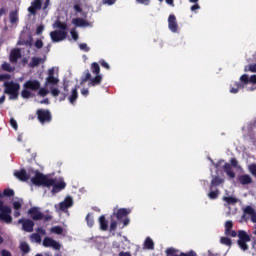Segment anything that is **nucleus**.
Instances as JSON below:
<instances>
[{
	"mask_svg": "<svg viewBox=\"0 0 256 256\" xmlns=\"http://www.w3.org/2000/svg\"><path fill=\"white\" fill-rule=\"evenodd\" d=\"M31 183L36 187H52V193H59V191H63L67 184L63 181L57 182V180L53 178H49V176L39 172V170L34 171V177L31 178Z\"/></svg>",
	"mask_w": 256,
	"mask_h": 256,
	"instance_id": "f257e3e1",
	"label": "nucleus"
},
{
	"mask_svg": "<svg viewBox=\"0 0 256 256\" xmlns=\"http://www.w3.org/2000/svg\"><path fill=\"white\" fill-rule=\"evenodd\" d=\"M225 235L227 237H237L238 235V247H240L242 251L249 250V245H247V243L251 241V236H249V234H247L244 230H239L237 234V231L231 229L228 233H225Z\"/></svg>",
	"mask_w": 256,
	"mask_h": 256,
	"instance_id": "f03ea898",
	"label": "nucleus"
},
{
	"mask_svg": "<svg viewBox=\"0 0 256 256\" xmlns=\"http://www.w3.org/2000/svg\"><path fill=\"white\" fill-rule=\"evenodd\" d=\"M39 89H41V82H39V80H28L23 84L21 97H23V99H30V97H33L31 91H39Z\"/></svg>",
	"mask_w": 256,
	"mask_h": 256,
	"instance_id": "7ed1b4c3",
	"label": "nucleus"
},
{
	"mask_svg": "<svg viewBox=\"0 0 256 256\" xmlns=\"http://www.w3.org/2000/svg\"><path fill=\"white\" fill-rule=\"evenodd\" d=\"M11 213V207L5 205L3 200L0 199V221H2V223H6L7 225L13 223Z\"/></svg>",
	"mask_w": 256,
	"mask_h": 256,
	"instance_id": "20e7f679",
	"label": "nucleus"
},
{
	"mask_svg": "<svg viewBox=\"0 0 256 256\" xmlns=\"http://www.w3.org/2000/svg\"><path fill=\"white\" fill-rule=\"evenodd\" d=\"M28 214L31 216L33 221L44 220V222L47 223L53 220V216L51 214H47V215L43 214V212H41L38 207L30 208L28 210Z\"/></svg>",
	"mask_w": 256,
	"mask_h": 256,
	"instance_id": "39448f33",
	"label": "nucleus"
},
{
	"mask_svg": "<svg viewBox=\"0 0 256 256\" xmlns=\"http://www.w3.org/2000/svg\"><path fill=\"white\" fill-rule=\"evenodd\" d=\"M4 87V93H6V95H10V99H17L19 97V89H21V85H19V83H15L13 81L5 82Z\"/></svg>",
	"mask_w": 256,
	"mask_h": 256,
	"instance_id": "423d86ee",
	"label": "nucleus"
},
{
	"mask_svg": "<svg viewBox=\"0 0 256 256\" xmlns=\"http://www.w3.org/2000/svg\"><path fill=\"white\" fill-rule=\"evenodd\" d=\"M131 213V209H127V208H120L116 211V213H114L117 221L123 223L121 229H123L124 227H127V225H129V223H131V220L129 219V217H127V215H129Z\"/></svg>",
	"mask_w": 256,
	"mask_h": 256,
	"instance_id": "0eeeda50",
	"label": "nucleus"
},
{
	"mask_svg": "<svg viewBox=\"0 0 256 256\" xmlns=\"http://www.w3.org/2000/svg\"><path fill=\"white\" fill-rule=\"evenodd\" d=\"M36 115L41 125H45V123H51V121H53V115L49 109L40 108L36 111Z\"/></svg>",
	"mask_w": 256,
	"mask_h": 256,
	"instance_id": "6e6552de",
	"label": "nucleus"
},
{
	"mask_svg": "<svg viewBox=\"0 0 256 256\" xmlns=\"http://www.w3.org/2000/svg\"><path fill=\"white\" fill-rule=\"evenodd\" d=\"M230 163H225L223 166L224 169V173H226V175L228 177H230V179H235V172L233 171L232 167H235L236 169H239V161H237V158H231L230 159Z\"/></svg>",
	"mask_w": 256,
	"mask_h": 256,
	"instance_id": "1a4fd4ad",
	"label": "nucleus"
},
{
	"mask_svg": "<svg viewBox=\"0 0 256 256\" xmlns=\"http://www.w3.org/2000/svg\"><path fill=\"white\" fill-rule=\"evenodd\" d=\"M50 37L53 43H59L67 39V31L55 30L50 32Z\"/></svg>",
	"mask_w": 256,
	"mask_h": 256,
	"instance_id": "9d476101",
	"label": "nucleus"
},
{
	"mask_svg": "<svg viewBox=\"0 0 256 256\" xmlns=\"http://www.w3.org/2000/svg\"><path fill=\"white\" fill-rule=\"evenodd\" d=\"M18 223L22 225L23 231L26 233H33V227H35V222H33V220L21 218L18 220Z\"/></svg>",
	"mask_w": 256,
	"mask_h": 256,
	"instance_id": "9b49d317",
	"label": "nucleus"
},
{
	"mask_svg": "<svg viewBox=\"0 0 256 256\" xmlns=\"http://www.w3.org/2000/svg\"><path fill=\"white\" fill-rule=\"evenodd\" d=\"M168 29H170L172 33H177V31H179V24L177 23L175 14H170L168 17Z\"/></svg>",
	"mask_w": 256,
	"mask_h": 256,
	"instance_id": "f8f14e48",
	"label": "nucleus"
},
{
	"mask_svg": "<svg viewBox=\"0 0 256 256\" xmlns=\"http://www.w3.org/2000/svg\"><path fill=\"white\" fill-rule=\"evenodd\" d=\"M175 253H177V250H175V248H168L166 250L167 256H197V253H195V251H193V250L189 251L188 253L181 252L179 255H177Z\"/></svg>",
	"mask_w": 256,
	"mask_h": 256,
	"instance_id": "ddd939ff",
	"label": "nucleus"
},
{
	"mask_svg": "<svg viewBox=\"0 0 256 256\" xmlns=\"http://www.w3.org/2000/svg\"><path fill=\"white\" fill-rule=\"evenodd\" d=\"M19 59H21V49L19 48L12 49L9 56L10 63L15 64L19 61Z\"/></svg>",
	"mask_w": 256,
	"mask_h": 256,
	"instance_id": "4468645a",
	"label": "nucleus"
},
{
	"mask_svg": "<svg viewBox=\"0 0 256 256\" xmlns=\"http://www.w3.org/2000/svg\"><path fill=\"white\" fill-rule=\"evenodd\" d=\"M14 176L16 179H19V181H29V179L31 178V176L29 174H27V170L26 169H21L19 171L14 172Z\"/></svg>",
	"mask_w": 256,
	"mask_h": 256,
	"instance_id": "2eb2a0df",
	"label": "nucleus"
},
{
	"mask_svg": "<svg viewBox=\"0 0 256 256\" xmlns=\"http://www.w3.org/2000/svg\"><path fill=\"white\" fill-rule=\"evenodd\" d=\"M42 5L41 0H34L28 8L29 13H31V15H37V11L41 9Z\"/></svg>",
	"mask_w": 256,
	"mask_h": 256,
	"instance_id": "dca6fc26",
	"label": "nucleus"
},
{
	"mask_svg": "<svg viewBox=\"0 0 256 256\" xmlns=\"http://www.w3.org/2000/svg\"><path fill=\"white\" fill-rule=\"evenodd\" d=\"M70 207H73V198L66 197L64 201L59 204L60 211H67Z\"/></svg>",
	"mask_w": 256,
	"mask_h": 256,
	"instance_id": "f3484780",
	"label": "nucleus"
},
{
	"mask_svg": "<svg viewBox=\"0 0 256 256\" xmlns=\"http://www.w3.org/2000/svg\"><path fill=\"white\" fill-rule=\"evenodd\" d=\"M78 89L79 86H75L68 97V101L71 103V105H75L77 99H79V92L77 91Z\"/></svg>",
	"mask_w": 256,
	"mask_h": 256,
	"instance_id": "a211bd4d",
	"label": "nucleus"
},
{
	"mask_svg": "<svg viewBox=\"0 0 256 256\" xmlns=\"http://www.w3.org/2000/svg\"><path fill=\"white\" fill-rule=\"evenodd\" d=\"M47 61V58H39V57H32L31 62L29 63V67L35 69V67H39V65H43Z\"/></svg>",
	"mask_w": 256,
	"mask_h": 256,
	"instance_id": "6ab92c4d",
	"label": "nucleus"
},
{
	"mask_svg": "<svg viewBox=\"0 0 256 256\" xmlns=\"http://www.w3.org/2000/svg\"><path fill=\"white\" fill-rule=\"evenodd\" d=\"M223 183H225V179L220 176H214L210 183V189H217V187H219V185H223Z\"/></svg>",
	"mask_w": 256,
	"mask_h": 256,
	"instance_id": "aec40b11",
	"label": "nucleus"
},
{
	"mask_svg": "<svg viewBox=\"0 0 256 256\" xmlns=\"http://www.w3.org/2000/svg\"><path fill=\"white\" fill-rule=\"evenodd\" d=\"M244 215H250L252 223H256V212L251 206H246L243 210Z\"/></svg>",
	"mask_w": 256,
	"mask_h": 256,
	"instance_id": "412c9836",
	"label": "nucleus"
},
{
	"mask_svg": "<svg viewBox=\"0 0 256 256\" xmlns=\"http://www.w3.org/2000/svg\"><path fill=\"white\" fill-rule=\"evenodd\" d=\"M72 23L76 27H89V22L83 18H74L72 19Z\"/></svg>",
	"mask_w": 256,
	"mask_h": 256,
	"instance_id": "4be33fe9",
	"label": "nucleus"
},
{
	"mask_svg": "<svg viewBox=\"0 0 256 256\" xmlns=\"http://www.w3.org/2000/svg\"><path fill=\"white\" fill-rule=\"evenodd\" d=\"M102 81L103 76L101 74H96V76L89 81V85L90 87H97V85H100Z\"/></svg>",
	"mask_w": 256,
	"mask_h": 256,
	"instance_id": "5701e85b",
	"label": "nucleus"
},
{
	"mask_svg": "<svg viewBox=\"0 0 256 256\" xmlns=\"http://www.w3.org/2000/svg\"><path fill=\"white\" fill-rule=\"evenodd\" d=\"M239 183H241V185H251L253 179L248 174H244L239 177Z\"/></svg>",
	"mask_w": 256,
	"mask_h": 256,
	"instance_id": "b1692460",
	"label": "nucleus"
},
{
	"mask_svg": "<svg viewBox=\"0 0 256 256\" xmlns=\"http://www.w3.org/2000/svg\"><path fill=\"white\" fill-rule=\"evenodd\" d=\"M99 223L101 231H107V229H109V222H107L105 215L99 217Z\"/></svg>",
	"mask_w": 256,
	"mask_h": 256,
	"instance_id": "393cba45",
	"label": "nucleus"
},
{
	"mask_svg": "<svg viewBox=\"0 0 256 256\" xmlns=\"http://www.w3.org/2000/svg\"><path fill=\"white\" fill-rule=\"evenodd\" d=\"M240 89H243V85L239 82H233L232 84H230V93L235 95L239 93Z\"/></svg>",
	"mask_w": 256,
	"mask_h": 256,
	"instance_id": "a878e982",
	"label": "nucleus"
},
{
	"mask_svg": "<svg viewBox=\"0 0 256 256\" xmlns=\"http://www.w3.org/2000/svg\"><path fill=\"white\" fill-rule=\"evenodd\" d=\"M144 249L153 250L155 249V242L151 237H147L144 241Z\"/></svg>",
	"mask_w": 256,
	"mask_h": 256,
	"instance_id": "bb28decb",
	"label": "nucleus"
},
{
	"mask_svg": "<svg viewBox=\"0 0 256 256\" xmlns=\"http://www.w3.org/2000/svg\"><path fill=\"white\" fill-rule=\"evenodd\" d=\"M15 191L11 188H6L3 190V193L0 192V199H3V197H14Z\"/></svg>",
	"mask_w": 256,
	"mask_h": 256,
	"instance_id": "cd10ccee",
	"label": "nucleus"
},
{
	"mask_svg": "<svg viewBox=\"0 0 256 256\" xmlns=\"http://www.w3.org/2000/svg\"><path fill=\"white\" fill-rule=\"evenodd\" d=\"M222 200L226 205H235L237 204V198L233 196H223Z\"/></svg>",
	"mask_w": 256,
	"mask_h": 256,
	"instance_id": "c85d7f7f",
	"label": "nucleus"
},
{
	"mask_svg": "<svg viewBox=\"0 0 256 256\" xmlns=\"http://www.w3.org/2000/svg\"><path fill=\"white\" fill-rule=\"evenodd\" d=\"M239 83H240V85H242L243 89H245V85H249V83H250L249 75L243 74V75L240 77Z\"/></svg>",
	"mask_w": 256,
	"mask_h": 256,
	"instance_id": "c756f323",
	"label": "nucleus"
},
{
	"mask_svg": "<svg viewBox=\"0 0 256 256\" xmlns=\"http://www.w3.org/2000/svg\"><path fill=\"white\" fill-rule=\"evenodd\" d=\"M209 199L215 200L219 197V188L210 189L208 193Z\"/></svg>",
	"mask_w": 256,
	"mask_h": 256,
	"instance_id": "7c9ffc66",
	"label": "nucleus"
},
{
	"mask_svg": "<svg viewBox=\"0 0 256 256\" xmlns=\"http://www.w3.org/2000/svg\"><path fill=\"white\" fill-rule=\"evenodd\" d=\"M59 83V78L55 76L47 77L45 85H57Z\"/></svg>",
	"mask_w": 256,
	"mask_h": 256,
	"instance_id": "2f4dec72",
	"label": "nucleus"
},
{
	"mask_svg": "<svg viewBox=\"0 0 256 256\" xmlns=\"http://www.w3.org/2000/svg\"><path fill=\"white\" fill-rule=\"evenodd\" d=\"M91 71L94 75H100L99 73H101V68L99 67V63L93 62L91 64Z\"/></svg>",
	"mask_w": 256,
	"mask_h": 256,
	"instance_id": "473e14b6",
	"label": "nucleus"
},
{
	"mask_svg": "<svg viewBox=\"0 0 256 256\" xmlns=\"http://www.w3.org/2000/svg\"><path fill=\"white\" fill-rule=\"evenodd\" d=\"M20 250L22 251V253L27 255V253L31 251V248L29 247V244L27 242H22L20 244Z\"/></svg>",
	"mask_w": 256,
	"mask_h": 256,
	"instance_id": "72a5a7b5",
	"label": "nucleus"
},
{
	"mask_svg": "<svg viewBox=\"0 0 256 256\" xmlns=\"http://www.w3.org/2000/svg\"><path fill=\"white\" fill-rule=\"evenodd\" d=\"M220 243L222 245H226L227 247H231V245H233V242L231 241V238H229V237H221Z\"/></svg>",
	"mask_w": 256,
	"mask_h": 256,
	"instance_id": "f704fd0d",
	"label": "nucleus"
},
{
	"mask_svg": "<svg viewBox=\"0 0 256 256\" xmlns=\"http://www.w3.org/2000/svg\"><path fill=\"white\" fill-rule=\"evenodd\" d=\"M2 69L3 71H7L8 73H13L15 71L14 67H11V64L4 62L2 64Z\"/></svg>",
	"mask_w": 256,
	"mask_h": 256,
	"instance_id": "c9c22d12",
	"label": "nucleus"
},
{
	"mask_svg": "<svg viewBox=\"0 0 256 256\" xmlns=\"http://www.w3.org/2000/svg\"><path fill=\"white\" fill-rule=\"evenodd\" d=\"M51 233H55V235H63V227L54 226L50 229Z\"/></svg>",
	"mask_w": 256,
	"mask_h": 256,
	"instance_id": "e433bc0d",
	"label": "nucleus"
},
{
	"mask_svg": "<svg viewBox=\"0 0 256 256\" xmlns=\"http://www.w3.org/2000/svg\"><path fill=\"white\" fill-rule=\"evenodd\" d=\"M86 223L88 227H93L95 225V220L93 219V216H91V214H87Z\"/></svg>",
	"mask_w": 256,
	"mask_h": 256,
	"instance_id": "4c0bfd02",
	"label": "nucleus"
},
{
	"mask_svg": "<svg viewBox=\"0 0 256 256\" xmlns=\"http://www.w3.org/2000/svg\"><path fill=\"white\" fill-rule=\"evenodd\" d=\"M56 27H57L58 29H61V31H67V29H68L67 23L61 22V21H57V22H56Z\"/></svg>",
	"mask_w": 256,
	"mask_h": 256,
	"instance_id": "58836bf2",
	"label": "nucleus"
},
{
	"mask_svg": "<svg viewBox=\"0 0 256 256\" xmlns=\"http://www.w3.org/2000/svg\"><path fill=\"white\" fill-rule=\"evenodd\" d=\"M12 205H13V209H14L15 211H19V210L21 209V207H23V200L14 201V202L12 203Z\"/></svg>",
	"mask_w": 256,
	"mask_h": 256,
	"instance_id": "ea45409f",
	"label": "nucleus"
},
{
	"mask_svg": "<svg viewBox=\"0 0 256 256\" xmlns=\"http://www.w3.org/2000/svg\"><path fill=\"white\" fill-rule=\"evenodd\" d=\"M244 71L245 73H247V71H250V73H256V64H250L245 66Z\"/></svg>",
	"mask_w": 256,
	"mask_h": 256,
	"instance_id": "a19ab883",
	"label": "nucleus"
},
{
	"mask_svg": "<svg viewBox=\"0 0 256 256\" xmlns=\"http://www.w3.org/2000/svg\"><path fill=\"white\" fill-rule=\"evenodd\" d=\"M54 239L50 238V237H45L43 240V246L44 247H51V245L53 244Z\"/></svg>",
	"mask_w": 256,
	"mask_h": 256,
	"instance_id": "79ce46f5",
	"label": "nucleus"
},
{
	"mask_svg": "<svg viewBox=\"0 0 256 256\" xmlns=\"http://www.w3.org/2000/svg\"><path fill=\"white\" fill-rule=\"evenodd\" d=\"M31 241H35V243H41V235L37 234V233H33L30 236Z\"/></svg>",
	"mask_w": 256,
	"mask_h": 256,
	"instance_id": "37998d69",
	"label": "nucleus"
},
{
	"mask_svg": "<svg viewBox=\"0 0 256 256\" xmlns=\"http://www.w3.org/2000/svg\"><path fill=\"white\" fill-rule=\"evenodd\" d=\"M233 229V221L228 220L225 223V233H229Z\"/></svg>",
	"mask_w": 256,
	"mask_h": 256,
	"instance_id": "c03bdc74",
	"label": "nucleus"
},
{
	"mask_svg": "<svg viewBox=\"0 0 256 256\" xmlns=\"http://www.w3.org/2000/svg\"><path fill=\"white\" fill-rule=\"evenodd\" d=\"M91 79V72H89V70H86L84 77H82V83H87V81H91Z\"/></svg>",
	"mask_w": 256,
	"mask_h": 256,
	"instance_id": "a18cd8bd",
	"label": "nucleus"
},
{
	"mask_svg": "<svg viewBox=\"0 0 256 256\" xmlns=\"http://www.w3.org/2000/svg\"><path fill=\"white\" fill-rule=\"evenodd\" d=\"M38 95L40 97H46V95H49V90H47V88H39Z\"/></svg>",
	"mask_w": 256,
	"mask_h": 256,
	"instance_id": "49530a36",
	"label": "nucleus"
},
{
	"mask_svg": "<svg viewBox=\"0 0 256 256\" xmlns=\"http://www.w3.org/2000/svg\"><path fill=\"white\" fill-rule=\"evenodd\" d=\"M79 49L81 51H84L85 53H89V51H91V48H89V46H87V43L79 44Z\"/></svg>",
	"mask_w": 256,
	"mask_h": 256,
	"instance_id": "de8ad7c7",
	"label": "nucleus"
},
{
	"mask_svg": "<svg viewBox=\"0 0 256 256\" xmlns=\"http://www.w3.org/2000/svg\"><path fill=\"white\" fill-rule=\"evenodd\" d=\"M99 65H101V67H103L104 69H107L108 71H109V69H111V66H109V63H107V61H105V59H100Z\"/></svg>",
	"mask_w": 256,
	"mask_h": 256,
	"instance_id": "09e8293b",
	"label": "nucleus"
},
{
	"mask_svg": "<svg viewBox=\"0 0 256 256\" xmlns=\"http://www.w3.org/2000/svg\"><path fill=\"white\" fill-rule=\"evenodd\" d=\"M18 20L19 18L17 17V12L15 11L10 12V22L15 23Z\"/></svg>",
	"mask_w": 256,
	"mask_h": 256,
	"instance_id": "8fccbe9b",
	"label": "nucleus"
},
{
	"mask_svg": "<svg viewBox=\"0 0 256 256\" xmlns=\"http://www.w3.org/2000/svg\"><path fill=\"white\" fill-rule=\"evenodd\" d=\"M50 247H53L55 251H59L61 249V244L56 240H53L52 245Z\"/></svg>",
	"mask_w": 256,
	"mask_h": 256,
	"instance_id": "3c124183",
	"label": "nucleus"
},
{
	"mask_svg": "<svg viewBox=\"0 0 256 256\" xmlns=\"http://www.w3.org/2000/svg\"><path fill=\"white\" fill-rule=\"evenodd\" d=\"M10 125H11V127H12L15 131H17V129H18L17 120H15L14 118H11V119H10Z\"/></svg>",
	"mask_w": 256,
	"mask_h": 256,
	"instance_id": "603ef678",
	"label": "nucleus"
},
{
	"mask_svg": "<svg viewBox=\"0 0 256 256\" xmlns=\"http://www.w3.org/2000/svg\"><path fill=\"white\" fill-rule=\"evenodd\" d=\"M11 79L10 74H0V81H9Z\"/></svg>",
	"mask_w": 256,
	"mask_h": 256,
	"instance_id": "864d4df0",
	"label": "nucleus"
},
{
	"mask_svg": "<svg viewBox=\"0 0 256 256\" xmlns=\"http://www.w3.org/2000/svg\"><path fill=\"white\" fill-rule=\"evenodd\" d=\"M115 3H117V0H102V4L103 5H115Z\"/></svg>",
	"mask_w": 256,
	"mask_h": 256,
	"instance_id": "5fc2aeb1",
	"label": "nucleus"
},
{
	"mask_svg": "<svg viewBox=\"0 0 256 256\" xmlns=\"http://www.w3.org/2000/svg\"><path fill=\"white\" fill-rule=\"evenodd\" d=\"M70 35H71L72 39H74V41H77L79 39V34L75 30H71Z\"/></svg>",
	"mask_w": 256,
	"mask_h": 256,
	"instance_id": "6e6d98bb",
	"label": "nucleus"
},
{
	"mask_svg": "<svg viewBox=\"0 0 256 256\" xmlns=\"http://www.w3.org/2000/svg\"><path fill=\"white\" fill-rule=\"evenodd\" d=\"M249 171L252 175H254V177H256V164H251L249 166Z\"/></svg>",
	"mask_w": 256,
	"mask_h": 256,
	"instance_id": "4d7b16f0",
	"label": "nucleus"
},
{
	"mask_svg": "<svg viewBox=\"0 0 256 256\" xmlns=\"http://www.w3.org/2000/svg\"><path fill=\"white\" fill-rule=\"evenodd\" d=\"M35 47L36 49H43V40L41 39L36 40Z\"/></svg>",
	"mask_w": 256,
	"mask_h": 256,
	"instance_id": "13d9d810",
	"label": "nucleus"
},
{
	"mask_svg": "<svg viewBox=\"0 0 256 256\" xmlns=\"http://www.w3.org/2000/svg\"><path fill=\"white\" fill-rule=\"evenodd\" d=\"M59 93H61V91H59L58 88L51 89V95H53V97H59Z\"/></svg>",
	"mask_w": 256,
	"mask_h": 256,
	"instance_id": "bf43d9fd",
	"label": "nucleus"
},
{
	"mask_svg": "<svg viewBox=\"0 0 256 256\" xmlns=\"http://www.w3.org/2000/svg\"><path fill=\"white\" fill-rule=\"evenodd\" d=\"M117 230V221L113 220L110 223V231H116Z\"/></svg>",
	"mask_w": 256,
	"mask_h": 256,
	"instance_id": "052dcab7",
	"label": "nucleus"
},
{
	"mask_svg": "<svg viewBox=\"0 0 256 256\" xmlns=\"http://www.w3.org/2000/svg\"><path fill=\"white\" fill-rule=\"evenodd\" d=\"M43 31H45V26H43V25L38 26L36 29V35H41V33H43Z\"/></svg>",
	"mask_w": 256,
	"mask_h": 256,
	"instance_id": "680f3d73",
	"label": "nucleus"
},
{
	"mask_svg": "<svg viewBox=\"0 0 256 256\" xmlns=\"http://www.w3.org/2000/svg\"><path fill=\"white\" fill-rule=\"evenodd\" d=\"M137 3H139V5H150L151 0H136Z\"/></svg>",
	"mask_w": 256,
	"mask_h": 256,
	"instance_id": "e2e57ef3",
	"label": "nucleus"
},
{
	"mask_svg": "<svg viewBox=\"0 0 256 256\" xmlns=\"http://www.w3.org/2000/svg\"><path fill=\"white\" fill-rule=\"evenodd\" d=\"M201 9V6L196 2L194 5L191 6L190 10L192 12H195L197 10Z\"/></svg>",
	"mask_w": 256,
	"mask_h": 256,
	"instance_id": "0e129e2a",
	"label": "nucleus"
},
{
	"mask_svg": "<svg viewBox=\"0 0 256 256\" xmlns=\"http://www.w3.org/2000/svg\"><path fill=\"white\" fill-rule=\"evenodd\" d=\"M37 234L38 235H47V231H45V229H43V227L37 228Z\"/></svg>",
	"mask_w": 256,
	"mask_h": 256,
	"instance_id": "69168bd1",
	"label": "nucleus"
},
{
	"mask_svg": "<svg viewBox=\"0 0 256 256\" xmlns=\"http://www.w3.org/2000/svg\"><path fill=\"white\" fill-rule=\"evenodd\" d=\"M1 255H2V256H12V255H11V252H9V250H2V251H1Z\"/></svg>",
	"mask_w": 256,
	"mask_h": 256,
	"instance_id": "338daca9",
	"label": "nucleus"
},
{
	"mask_svg": "<svg viewBox=\"0 0 256 256\" xmlns=\"http://www.w3.org/2000/svg\"><path fill=\"white\" fill-rule=\"evenodd\" d=\"M119 256H133L130 252H120Z\"/></svg>",
	"mask_w": 256,
	"mask_h": 256,
	"instance_id": "774afa93",
	"label": "nucleus"
}]
</instances>
